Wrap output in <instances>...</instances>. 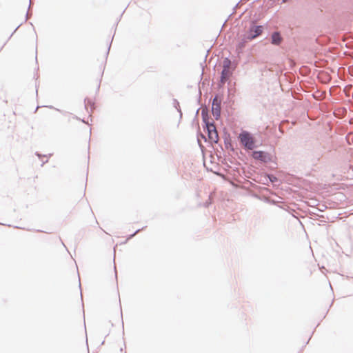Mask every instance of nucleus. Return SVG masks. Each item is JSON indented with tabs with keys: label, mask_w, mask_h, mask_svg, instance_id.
I'll list each match as a JSON object with an SVG mask.
<instances>
[{
	"label": "nucleus",
	"mask_w": 353,
	"mask_h": 353,
	"mask_svg": "<svg viewBox=\"0 0 353 353\" xmlns=\"http://www.w3.org/2000/svg\"><path fill=\"white\" fill-rule=\"evenodd\" d=\"M269 41L270 42L276 46H280L281 43L284 41V38L282 36L280 31H274L272 32L269 37Z\"/></svg>",
	"instance_id": "nucleus-5"
},
{
	"label": "nucleus",
	"mask_w": 353,
	"mask_h": 353,
	"mask_svg": "<svg viewBox=\"0 0 353 353\" xmlns=\"http://www.w3.org/2000/svg\"><path fill=\"white\" fill-rule=\"evenodd\" d=\"M221 100L217 99V97L215 96L212 100V114L216 120H219L220 118L221 111Z\"/></svg>",
	"instance_id": "nucleus-6"
},
{
	"label": "nucleus",
	"mask_w": 353,
	"mask_h": 353,
	"mask_svg": "<svg viewBox=\"0 0 353 353\" xmlns=\"http://www.w3.org/2000/svg\"><path fill=\"white\" fill-rule=\"evenodd\" d=\"M228 72V69L223 68V69L221 72V76H220L221 81L226 77Z\"/></svg>",
	"instance_id": "nucleus-12"
},
{
	"label": "nucleus",
	"mask_w": 353,
	"mask_h": 353,
	"mask_svg": "<svg viewBox=\"0 0 353 353\" xmlns=\"http://www.w3.org/2000/svg\"><path fill=\"white\" fill-rule=\"evenodd\" d=\"M100 85H101V81H99V85L97 86V91H99V89H100Z\"/></svg>",
	"instance_id": "nucleus-30"
},
{
	"label": "nucleus",
	"mask_w": 353,
	"mask_h": 353,
	"mask_svg": "<svg viewBox=\"0 0 353 353\" xmlns=\"http://www.w3.org/2000/svg\"><path fill=\"white\" fill-rule=\"evenodd\" d=\"M231 61L228 57H225L223 60V68L229 69V67L230 65Z\"/></svg>",
	"instance_id": "nucleus-9"
},
{
	"label": "nucleus",
	"mask_w": 353,
	"mask_h": 353,
	"mask_svg": "<svg viewBox=\"0 0 353 353\" xmlns=\"http://www.w3.org/2000/svg\"><path fill=\"white\" fill-rule=\"evenodd\" d=\"M112 41L109 43L108 44V50H107V52H106V58L108 57V54H109V52H110V48H111V45H112Z\"/></svg>",
	"instance_id": "nucleus-19"
},
{
	"label": "nucleus",
	"mask_w": 353,
	"mask_h": 353,
	"mask_svg": "<svg viewBox=\"0 0 353 353\" xmlns=\"http://www.w3.org/2000/svg\"><path fill=\"white\" fill-rule=\"evenodd\" d=\"M176 110L179 113L180 119H181L182 118V111H181V107H179V109H176Z\"/></svg>",
	"instance_id": "nucleus-24"
},
{
	"label": "nucleus",
	"mask_w": 353,
	"mask_h": 353,
	"mask_svg": "<svg viewBox=\"0 0 353 353\" xmlns=\"http://www.w3.org/2000/svg\"><path fill=\"white\" fill-rule=\"evenodd\" d=\"M120 351H121V352L123 351V349L121 347V348L120 349Z\"/></svg>",
	"instance_id": "nucleus-42"
},
{
	"label": "nucleus",
	"mask_w": 353,
	"mask_h": 353,
	"mask_svg": "<svg viewBox=\"0 0 353 353\" xmlns=\"http://www.w3.org/2000/svg\"><path fill=\"white\" fill-rule=\"evenodd\" d=\"M251 41L250 40H248L247 37L243 34L238 40L237 44H236V48L239 50H243L246 44Z\"/></svg>",
	"instance_id": "nucleus-7"
},
{
	"label": "nucleus",
	"mask_w": 353,
	"mask_h": 353,
	"mask_svg": "<svg viewBox=\"0 0 353 353\" xmlns=\"http://www.w3.org/2000/svg\"><path fill=\"white\" fill-rule=\"evenodd\" d=\"M250 156L256 163H268L273 162L272 155L267 151L254 150L250 152Z\"/></svg>",
	"instance_id": "nucleus-3"
},
{
	"label": "nucleus",
	"mask_w": 353,
	"mask_h": 353,
	"mask_svg": "<svg viewBox=\"0 0 353 353\" xmlns=\"http://www.w3.org/2000/svg\"><path fill=\"white\" fill-rule=\"evenodd\" d=\"M201 91L199 90V96H198V99H197V101H198V103H199V102H200V99H201Z\"/></svg>",
	"instance_id": "nucleus-25"
},
{
	"label": "nucleus",
	"mask_w": 353,
	"mask_h": 353,
	"mask_svg": "<svg viewBox=\"0 0 353 353\" xmlns=\"http://www.w3.org/2000/svg\"><path fill=\"white\" fill-rule=\"evenodd\" d=\"M210 205H211V201L210 200H208L204 203V206L205 208H208Z\"/></svg>",
	"instance_id": "nucleus-22"
},
{
	"label": "nucleus",
	"mask_w": 353,
	"mask_h": 353,
	"mask_svg": "<svg viewBox=\"0 0 353 353\" xmlns=\"http://www.w3.org/2000/svg\"><path fill=\"white\" fill-rule=\"evenodd\" d=\"M310 338H311V336H310ZM310 339H309L308 340H310ZM308 341H307L306 342V343H305V344H308Z\"/></svg>",
	"instance_id": "nucleus-41"
},
{
	"label": "nucleus",
	"mask_w": 353,
	"mask_h": 353,
	"mask_svg": "<svg viewBox=\"0 0 353 353\" xmlns=\"http://www.w3.org/2000/svg\"><path fill=\"white\" fill-rule=\"evenodd\" d=\"M114 272H115V276L117 277V270H116V267L115 266L114 267Z\"/></svg>",
	"instance_id": "nucleus-33"
},
{
	"label": "nucleus",
	"mask_w": 353,
	"mask_h": 353,
	"mask_svg": "<svg viewBox=\"0 0 353 353\" xmlns=\"http://www.w3.org/2000/svg\"><path fill=\"white\" fill-rule=\"evenodd\" d=\"M239 140L245 149L251 150L257 148L256 141L253 134L248 131H241L239 134Z\"/></svg>",
	"instance_id": "nucleus-2"
},
{
	"label": "nucleus",
	"mask_w": 353,
	"mask_h": 353,
	"mask_svg": "<svg viewBox=\"0 0 353 353\" xmlns=\"http://www.w3.org/2000/svg\"><path fill=\"white\" fill-rule=\"evenodd\" d=\"M263 25H256L254 21H251L249 28L244 34L247 37L248 40L252 41L259 36L263 32Z\"/></svg>",
	"instance_id": "nucleus-4"
},
{
	"label": "nucleus",
	"mask_w": 353,
	"mask_h": 353,
	"mask_svg": "<svg viewBox=\"0 0 353 353\" xmlns=\"http://www.w3.org/2000/svg\"><path fill=\"white\" fill-rule=\"evenodd\" d=\"M326 209V206L325 205H322L321 208H318L319 212H323Z\"/></svg>",
	"instance_id": "nucleus-21"
},
{
	"label": "nucleus",
	"mask_w": 353,
	"mask_h": 353,
	"mask_svg": "<svg viewBox=\"0 0 353 353\" xmlns=\"http://www.w3.org/2000/svg\"><path fill=\"white\" fill-rule=\"evenodd\" d=\"M39 77V75L37 73L35 75H34V78L36 79V81L38 79V78Z\"/></svg>",
	"instance_id": "nucleus-28"
},
{
	"label": "nucleus",
	"mask_w": 353,
	"mask_h": 353,
	"mask_svg": "<svg viewBox=\"0 0 353 353\" xmlns=\"http://www.w3.org/2000/svg\"><path fill=\"white\" fill-rule=\"evenodd\" d=\"M34 154H35V155H36V156H37V157L40 160H41V161H42V159H43V157H46V154H41L39 152H36L34 153Z\"/></svg>",
	"instance_id": "nucleus-16"
},
{
	"label": "nucleus",
	"mask_w": 353,
	"mask_h": 353,
	"mask_svg": "<svg viewBox=\"0 0 353 353\" xmlns=\"http://www.w3.org/2000/svg\"><path fill=\"white\" fill-rule=\"evenodd\" d=\"M104 343H105V341H103L101 342V345H103V344H104Z\"/></svg>",
	"instance_id": "nucleus-38"
},
{
	"label": "nucleus",
	"mask_w": 353,
	"mask_h": 353,
	"mask_svg": "<svg viewBox=\"0 0 353 353\" xmlns=\"http://www.w3.org/2000/svg\"><path fill=\"white\" fill-rule=\"evenodd\" d=\"M269 180L271 182H275V181H277V178H276V176L271 174L270 176H269Z\"/></svg>",
	"instance_id": "nucleus-17"
},
{
	"label": "nucleus",
	"mask_w": 353,
	"mask_h": 353,
	"mask_svg": "<svg viewBox=\"0 0 353 353\" xmlns=\"http://www.w3.org/2000/svg\"><path fill=\"white\" fill-rule=\"evenodd\" d=\"M31 3H31V0H30V3H29V7H28V8H30V6H31Z\"/></svg>",
	"instance_id": "nucleus-34"
},
{
	"label": "nucleus",
	"mask_w": 353,
	"mask_h": 353,
	"mask_svg": "<svg viewBox=\"0 0 353 353\" xmlns=\"http://www.w3.org/2000/svg\"><path fill=\"white\" fill-rule=\"evenodd\" d=\"M28 15V12H27V13L26 14V20L27 19Z\"/></svg>",
	"instance_id": "nucleus-35"
},
{
	"label": "nucleus",
	"mask_w": 353,
	"mask_h": 353,
	"mask_svg": "<svg viewBox=\"0 0 353 353\" xmlns=\"http://www.w3.org/2000/svg\"><path fill=\"white\" fill-rule=\"evenodd\" d=\"M172 104H173V106L175 109H179V107H180V103L179 102V101L176 99H173L172 100Z\"/></svg>",
	"instance_id": "nucleus-14"
},
{
	"label": "nucleus",
	"mask_w": 353,
	"mask_h": 353,
	"mask_svg": "<svg viewBox=\"0 0 353 353\" xmlns=\"http://www.w3.org/2000/svg\"><path fill=\"white\" fill-rule=\"evenodd\" d=\"M199 110H200V108L197 109L196 114L199 112Z\"/></svg>",
	"instance_id": "nucleus-40"
},
{
	"label": "nucleus",
	"mask_w": 353,
	"mask_h": 353,
	"mask_svg": "<svg viewBox=\"0 0 353 353\" xmlns=\"http://www.w3.org/2000/svg\"><path fill=\"white\" fill-rule=\"evenodd\" d=\"M113 36H115V34H113ZM114 37H112V39H113ZM112 41V40H111Z\"/></svg>",
	"instance_id": "nucleus-43"
},
{
	"label": "nucleus",
	"mask_w": 353,
	"mask_h": 353,
	"mask_svg": "<svg viewBox=\"0 0 353 353\" xmlns=\"http://www.w3.org/2000/svg\"><path fill=\"white\" fill-rule=\"evenodd\" d=\"M46 157L50 158V157H51L52 156V153H50V154H46Z\"/></svg>",
	"instance_id": "nucleus-29"
},
{
	"label": "nucleus",
	"mask_w": 353,
	"mask_h": 353,
	"mask_svg": "<svg viewBox=\"0 0 353 353\" xmlns=\"http://www.w3.org/2000/svg\"><path fill=\"white\" fill-rule=\"evenodd\" d=\"M22 23L19 24L15 29L13 31V32L10 34V37L8 38V39H10L11 38V37L14 34V33L17 30V29L19 28V26L21 25Z\"/></svg>",
	"instance_id": "nucleus-23"
},
{
	"label": "nucleus",
	"mask_w": 353,
	"mask_h": 353,
	"mask_svg": "<svg viewBox=\"0 0 353 353\" xmlns=\"http://www.w3.org/2000/svg\"><path fill=\"white\" fill-rule=\"evenodd\" d=\"M200 138L203 139L204 141L206 142L208 140V137L205 136L202 133H200L199 132H197V141L199 145L201 146Z\"/></svg>",
	"instance_id": "nucleus-10"
},
{
	"label": "nucleus",
	"mask_w": 353,
	"mask_h": 353,
	"mask_svg": "<svg viewBox=\"0 0 353 353\" xmlns=\"http://www.w3.org/2000/svg\"><path fill=\"white\" fill-rule=\"evenodd\" d=\"M260 70H261V72H262V75H265V74H264V72H268V71H270V68H268V65H263V66L260 68Z\"/></svg>",
	"instance_id": "nucleus-15"
},
{
	"label": "nucleus",
	"mask_w": 353,
	"mask_h": 353,
	"mask_svg": "<svg viewBox=\"0 0 353 353\" xmlns=\"http://www.w3.org/2000/svg\"><path fill=\"white\" fill-rule=\"evenodd\" d=\"M38 86L39 85L37 84V83L36 82V84H35V87H36V93L37 94V92H38Z\"/></svg>",
	"instance_id": "nucleus-27"
},
{
	"label": "nucleus",
	"mask_w": 353,
	"mask_h": 353,
	"mask_svg": "<svg viewBox=\"0 0 353 353\" xmlns=\"http://www.w3.org/2000/svg\"><path fill=\"white\" fill-rule=\"evenodd\" d=\"M35 59H36V61L37 62V50H36V57H35Z\"/></svg>",
	"instance_id": "nucleus-32"
},
{
	"label": "nucleus",
	"mask_w": 353,
	"mask_h": 353,
	"mask_svg": "<svg viewBox=\"0 0 353 353\" xmlns=\"http://www.w3.org/2000/svg\"><path fill=\"white\" fill-rule=\"evenodd\" d=\"M46 107H47V108H50V109L55 110H57V111H58V112H61V114H64V115H65V114H70V113H69V112H65V111L61 110H60V109H59V108H54V106H52V105H46Z\"/></svg>",
	"instance_id": "nucleus-13"
},
{
	"label": "nucleus",
	"mask_w": 353,
	"mask_h": 353,
	"mask_svg": "<svg viewBox=\"0 0 353 353\" xmlns=\"http://www.w3.org/2000/svg\"><path fill=\"white\" fill-rule=\"evenodd\" d=\"M201 67H202V69H203V63H201Z\"/></svg>",
	"instance_id": "nucleus-44"
},
{
	"label": "nucleus",
	"mask_w": 353,
	"mask_h": 353,
	"mask_svg": "<svg viewBox=\"0 0 353 353\" xmlns=\"http://www.w3.org/2000/svg\"><path fill=\"white\" fill-rule=\"evenodd\" d=\"M124 12H125V10L121 14L120 18L121 17V16H123V14Z\"/></svg>",
	"instance_id": "nucleus-39"
},
{
	"label": "nucleus",
	"mask_w": 353,
	"mask_h": 353,
	"mask_svg": "<svg viewBox=\"0 0 353 353\" xmlns=\"http://www.w3.org/2000/svg\"><path fill=\"white\" fill-rule=\"evenodd\" d=\"M73 119H77V120H79V121H81V122H83V123H85V121L84 120V119H81V118L78 117H77V116H76V115H74V116H73Z\"/></svg>",
	"instance_id": "nucleus-20"
},
{
	"label": "nucleus",
	"mask_w": 353,
	"mask_h": 353,
	"mask_svg": "<svg viewBox=\"0 0 353 353\" xmlns=\"http://www.w3.org/2000/svg\"><path fill=\"white\" fill-rule=\"evenodd\" d=\"M225 145L227 148H230L231 147V143L229 140L225 139L224 140Z\"/></svg>",
	"instance_id": "nucleus-18"
},
{
	"label": "nucleus",
	"mask_w": 353,
	"mask_h": 353,
	"mask_svg": "<svg viewBox=\"0 0 353 353\" xmlns=\"http://www.w3.org/2000/svg\"><path fill=\"white\" fill-rule=\"evenodd\" d=\"M59 240L61 242L62 245L67 249L66 246L65 245V243H63L61 238H59Z\"/></svg>",
	"instance_id": "nucleus-31"
},
{
	"label": "nucleus",
	"mask_w": 353,
	"mask_h": 353,
	"mask_svg": "<svg viewBox=\"0 0 353 353\" xmlns=\"http://www.w3.org/2000/svg\"><path fill=\"white\" fill-rule=\"evenodd\" d=\"M88 105H91L92 107H94V104L93 103V101H92L91 99L88 98V97H85L84 99V106H85V109L86 110V111L90 114H91V112H89L88 110Z\"/></svg>",
	"instance_id": "nucleus-8"
},
{
	"label": "nucleus",
	"mask_w": 353,
	"mask_h": 353,
	"mask_svg": "<svg viewBox=\"0 0 353 353\" xmlns=\"http://www.w3.org/2000/svg\"><path fill=\"white\" fill-rule=\"evenodd\" d=\"M238 4L235 5V6L233 8V10H234L237 7Z\"/></svg>",
	"instance_id": "nucleus-36"
},
{
	"label": "nucleus",
	"mask_w": 353,
	"mask_h": 353,
	"mask_svg": "<svg viewBox=\"0 0 353 353\" xmlns=\"http://www.w3.org/2000/svg\"><path fill=\"white\" fill-rule=\"evenodd\" d=\"M145 228H146V226H144V227H143L141 228L137 229L134 233L130 234L128 236L127 240H130V239H132L137 234H138L141 230H143Z\"/></svg>",
	"instance_id": "nucleus-11"
},
{
	"label": "nucleus",
	"mask_w": 353,
	"mask_h": 353,
	"mask_svg": "<svg viewBox=\"0 0 353 353\" xmlns=\"http://www.w3.org/2000/svg\"><path fill=\"white\" fill-rule=\"evenodd\" d=\"M285 1V0H283V2Z\"/></svg>",
	"instance_id": "nucleus-45"
},
{
	"label": "nucleus",
	"mask_w": 353,
	"mask_h": 353,
	"mask_svg": "<svg viewBox=\"0 0 353 353\" xmlns=\"http://www.w3.org/2000/svg\"><path fill=\"white\" fill-rule=\"evenodd\" d=\"M37 232H43L42 230H37Z\"/></svg>",
	"instance_id": "nucleus-37"
},
{
	"label": "nucleus",
	"mask_w": 353,
	"mask_h": 353,
	"mask_svg": "<svg viewBox=\"0 0 353 353\" xmlns=\"http://www.w3.org/2000/svg\"><path fill=\"white\" fill-rule=\"evenodd\" d=\"M203 128L207 133L208 139L210 143H217L219 141V135L214 125V122L211 119L208 112H205L203 110L201 112Z\"/></svg>",
	"instance_id": "nucleus-1"
},
{
	"label": "nucleus",
	"mask_w": 353,
	"mask_h": 353,
	"mask_svg": "<svg viewBox=\"0 0 353 353\" xmlns=\"http://www.w3.org/2000/svg\"><path fill=\"white\" fill-rule=\"evenodd\" d=\"M48 162V159H46V161H42V163L41 165V166H43L46 163Z\"/></svg>",
	"instance_id": "nucleus-26"
}]
</instances>
